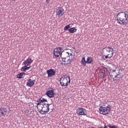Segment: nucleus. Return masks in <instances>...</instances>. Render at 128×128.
Segmentation results:
<instances>
[{
	"mask_svg": "<svg viewBox=\"0 0 128 128\" xmlns=\"http://www.w3.org/2000/svg\"><path fill=\"white\" fill-rule=\"evenodd\" d=\"M100 114H104V116H106L110 112V106L108 104H104V105L100 106L99 108Z\"/></svg>",
	"mask_w": 128,
	"mask_h": 128,
	"instance_id": "nucleus-2",
	"label": "nucleus"
},
{
	"mask_svg": "<svg viewBox=\"0 0 128 128\" xmlns=\"http://www.w3.org/2000/svg\"><path fill=\"white\" fill-rule=\"evenodd\" d=\"M42 102H40V101L38 100V101H37V103L36 104H37V106H42Z\"/></svg>",
	"mask_w": 128,
	"mask_h": 128,
	"instance_id": "nucleus-23",
	"label": "nucleus"
},
{
	"mask_svg": "<svg viewBox=\"0 0 128 128\" xmlns=\"http://www.w3.org/2000/svg\"><path fill=\"white\" fill-rule=\"evenodd\" d=\"M114 78H118V76L116 75V76H114Z\"/></svg>",
	"mask_w": 128,
	"mask_h": 128,
	"instance_id": "nucleus-34",
	"label": "nucleus"
},
{
	"mask_svg": "<svg viewBox=\"0 0 128 128\" xmlns=\"http://www.w3.org/2000/svg\"><path fill=\"white\" fill-rule=\"evenodd\" d=\"M60 84L62 86H68V79H64V78H60L59 80Z\"/></svg>",
	"mask_w": 128,
	"mask_h": 128,
	"instance_id": "nucleus-8",
	"label": "nucleus"
},
{
	"mask_svg": "<svg viewBox=\"0 0 128 128\" xmlns=\"http://www.w3.org/2000/svg\"><path fill=\"white\" fill-rule=\"evenodd\" d=\"M46 110V106H42V110Z\"/></svg>",
	"mask_w": 128,
	"mask_h": 128,
	"instance_id": "nucleus-26",
	"label": "nucleus"
},
{
	"mask_svg": "<svg viewBox=\"0 0 128 128\" xmlns=\"http://www.w3.org/2000/svg\"><path fill=\"white\" fill-rule=\"evenodd\" d=\"M72 64V60L70 58V60L68 61V63H64V66H66V64Z\"/></svg>",
	"mask_w": 128,
	"mask_h": 128,
	"instance_id": "nucleus-21",
	"label": "nucleus"
},
{
	"mask_svg": "<svg viewBox=\"0 0 128 128\" xmlns=\"http://www.w3.org/2000/svg\"><path fill=\"white\" fill-rule=\"evenodd\" d=\"M64 30L66 32V30H68L70 34H74V32H76L78 29L76 28L75 27L72 28V24H69L64 26Z\"/></svg>",
	"mask_w": 128,
	"mask_h": 128,
	"instance_id": "nucleus-3",
	"label": "nucleus"
},
{
	"mask_svg": "<svg viewBox=\"0 0 128 128\" xmlns=\"http://www.w3.org/2000/svg\"><path fill=\"white\" fill-rule=\"evenodd\" d=\"M8 112V110L4 108H0V116H6V114Z\"/></svg>",
	"mask_w": 128,
	"mask_h": 128,
	"instance_id": "nucleus-12",
	"label": "nucleus"
},
{
	"mask_svg": "<svg viewBox=\"0 0 128 128\" xmlns=\"http://www.w3.org/2000/svg\"><path fill=\"white\" fill-rule=\"evenodd\" d=\"M112 56H114V52H112L110 56H109V58H112Z\"/></svg>",
	"mask_w": 128,
	"mask_h": 128,
	"instance_id": "nucleus-27",
	"label": "nucleus"
},
{
	"mask_svg": "<svg viewBox=\"0 0 128 128\" xmlns=\"http://www.w3.org/2000/svg\"><path fill=\"white\" fill-rule=\"evenodd\" d=\"M105 48H108V50H114L112 47Z\"/></svg>",
	"mask_w": 128,
	"mask_h": 128,
	"instance_id": "nucleus-29",
	"label": "nucleus"
},
{
	"mask_svg": "<svg viewBox=\"0 0 128 128\" xmlns=\"http://www.w3.org/2000/svg\"><path fill=\"white\" fill-rule=\"evenodd\" d=\"M50 104H46V106H50Z\"/></svg>",
	"mask_w": 128,
	"mask_h": 128,
	"instance_id": "nucleus-32",
	"label": "nucleus"
},
{
	"mask_svg": "<svg viewBox=\"0 0 128 128\" xmlns=\"http://www.w3.org/2000/svg\"><path fill=\"white\" fill-rule=\"evenodd\" d=\"M26 74L24 72H22L17 74V78H24Z\"/></svg>",
	"mask_w": 128,
	"mask_h": 128,
	"instance_id": "nucleus-15",
	"label": "nucleus"
},
{
	"mask_svg": "<svg viewBox=\"0 0 128 128\" xmlns=\"http://www.w3.org/2000/svg\"><path fill=\"white\" fill-rule=\"evenodd\" d=\"M38 102H40L42 103L44 102H48V100L44 98H41L38 100Z\"/></svg>",
	"mask_w": 128,
	"mask_h": 128,
	"instance_id": "nucleus-19",
	"label": "nucleus"
},
{
	"mask_svg": "<svg viewBox=\"0 0 128 128\" xmlns=\"http://www.w3.org/2000/svg\"><path fill=\"white\" fill-rule=\"evenodd\" d=\"M116 18L118 24L123 26H126V22L124 18V12H118L116 16Z\"/></svg>",
	"mask_w": 128,
	"mask_h": 128,
	"instance_id": "nucleus-1",
	"label": "nucleus"
},
{
	"mask_svg": "<svg viewBox=\"0 0 128 128\" xmlns=\"http://www.w3.org/2000/svg\"><path fill=\"white\" fill-rule=\"evenodd\" d=\"M116 70H112V72H115Z\"/></svg>",
	"mask_w": 128,
	"mask_h": 128,
	"instance_id": "nucleus-37",
	"label": "nucleus"
},
{
	"mask_svg": "<svg viewBox=\"0 0 128 128\" xmlns=\"http://www.w3.org/2000/svg\"><path fill=\"white\" fill-rule=\"evenodd\" d=\"M34 60H32V58H28L27 60H26L24 62H22V64L24 66V64H26V66H30L32 62Z\"/></svg>",
	"mask_w": 128,
	"mask_h": 128,
	"instance_id": "nucleus-13",
	"label": "nucleus"
},
{
	"mask_svg": "<svg viewBox=\"0 0 128 128\" xmlns=\"http://www.w3.org/2000/svg\"><path fill=\"white\" fill-rule=\"evenodd\" d=\"M28 82H26V86H29L30 88H32L34 86V84L36 82V80H32V79H28Z\"/></svg>",
	"mask_w": 128,
	"mask_h": 128,
	"instance_id": "nucleus-11",
	"label": "nucleus"
},
{
	"mask_svg": "<svg viewBox=\"0 0 128 128\" xmlns=\"http://www.w3.org/2000/svg\"><path fill=\"white\" fill-rule=\"evenodd\" d=\"M54 90L52 89V90H49L47 91L45 94L47 96L48 98H54Z\"/></svg>",
	"mask_w": 128,
	"mask_h": 128,
	"instance_id": "nucleus-10",
	"label": "nucleus"
},
{
	"mask_svg": "<svg viewBox=\"0 0 128 128\" xmlns=\"http://www.w3.org/2000/svg\"><path fill=\"white\" fill-rule=\"evenodd\" d=\"M86 62L88 64H94V60L92 59V57H88Z\"/></svg>",
	"mask_w": 128,
	"mask_h": 128,
	"instance_id": "nucleus-14",
	"label": "nucleus"
},
{
	"mask_svg": "<svg viewBox=\"0 0 128 128\" xmlns=\"http://www.w3.org/2000/svg\"><path fill=\"white\" fill-rule=\"evenodd\" d=\"M46 72L48 74V78H52V76H56V71L54 69L50 68V70H47Z\"/></svg>",
	"mask_w": 128,
	"mask_h": 128,
	"instance_id": "nucleus-9",
	"label": "nucleus"
},
{
	"mask_svg": "<svg viewBox=\"0 0 128 128\" xmlns=\"http://www.w3.org/2000/svg\"><path fill=\"white\" fill-rule=\"evenodd\" d=\"M62 47H58L54 49L53 51L54 56H56V58H58L62 54Z\"/></svg>",
	"mask_w": 128,
	"mask_h": 128,
	"instance_id": "nucleus-6",
	"label": "nucleus"
},
{
	"mask_svg": "<svg viewBox=\"0 0 128 128\" xmlns=\"http://www.w3.org/2000/svg\"><path fill=\"white\" fill-rule=\"evenodd\" d=\"M40 114H44V112H41Z\"/></svg>",
	"mask_w": 128,
	"mask_h": 128,
	"instance_id": "nucleus-40",
	"label": "nucleus"
},
{
	"mask_svg": "<svg viewBox=\"0 0 128 128\" xmlns=\"http://www.w3.org/2000/svg\"><path fill=\"white\" fill-rule=\"evenodd\" d=\"M116 76H119V74H117V75H116Z\"/></svg>",
	"mask_w": 128,
	"mask_h": 128,
	"instance_id": "nucleus-41",
	"label": "nucleus"
},
{
	"mask_svg": "<svg viewBox=\"0 0 128 128\" xmlns=\"http://www.w3.org/2000/svg\"><path fill=\"white\" fill-rule=\"evenodd\" d=\"M46 109L50 110V106H46Z\"/></svg>",
	"mask_w": 128,
	"mask_h": 128,
	"instance_id": "nucleus-33",
	"label": "nucleus"
},
{
	"mask_svg": "<svg viewBox=\"0 0 128 128\" xmlns=\"http://www.w3.org/2000/svg\"><path fill=\"white\" fill-rule=\"evenodd\" d=\"M109 56H110V54H109Z\"/></svg>",
	"mask_w": 128,
	"mask_h": 128,
	"instance_id": "nucleus-44",
	"label": "nucleus"
},
{
	"mask_svg": "<svg viewBox=\"0 0 128 128\" xmlns=\"http://www.w3.org/2000/svg\"><path fill=\"white\" fill-rule=\"evenodd\" d=\"M63 63H61L60 64H62Z\"/></svg>",
	"mask_w": 128,
	"mask_h": 128,
	"instance_id": "nucleus-42",
	"label": "nucleus"
},
{
	"mask_svg": "<svg viewBox=\"0 0 128 128\" xmlns=\"http://www.w3.org/2000/svg\"><path fill=\"white\" fill-rule=\"evenodd\" d=\"M20 70L21 72H26V68H24V66H23L22 67Z\"/></svg>",
	"mask_w": 128,
	"mask_h": 128,
	"instance_id": "nucleus-24",
	"label": "nucleus"
},
{
	"mask_svg": "<svg viewBox=\"0 0 128 128\" xmlns=\"http://www.w3.org/2000/svg\"><path fill=\"white\" fill-rule=\"evenodd\" d=\"M56 18H60L64 14V9L62 7H59L56 10Z\"/></svg>",
	"mask_w": 128,
	"mask_h": 128,
	"instance_id": "nucleus-4",
	"label": "nucleus"
},
{
	"mask_svg": "<svg viewBox=\"0 0 128 128\" xmlns=\"http://www.w3.org/2000/svg\"><path fill=\"white\" fill-rule=\"evenodd\" d=\"M64 56H62V54H60V58L62 60V62H66L68 60H70V53L68 52H66L65 53H64Z\"/></svg>",
	"mask_w": 128,
	"mask_h": 128,
	"instance_id": "nucleus-7",
	"label": "nucleus"
},
{
	"mask_svg": "<svg viewBox=\"0 0 128 128\" xmlns=\"http://www.w3.org/2000/svg\"><path fill=\"white\" fill-rule=\"evenodd\" d=\"M62 56H66L64 55V54H62Z\"/></svg>",
	"mask_w": 128,
	"mask_h": 128,
	"instance_id": "nucleus-38",
	"label": "nucleus"
},
{
	"mask_svg": "<svg viewBox=\"0 0 128 128\" xmlns=\"http://www.w3.org/2000/svg\"><path fill=\"white\" fill-rule=\"evenodd\" d=\"M80 63L84 66H86L87 63L86 60V57L84 56L82 58Z\"/></svg>",
	"mask_w": 128,
	"mask_h": 128,
	"instance_id": "nucleus-16",
	"label": "nucleus"
},
{
	"mask_svg": "<svg viewBox=\"0 0 128 128\" xmlns=\"http://www.w3.org/2000/svg\"><path fill=\"white\" fill-rule=\"evenodd\" d=\"M61 78H63V80H68V84H70V78L69 76L64 75Z\"/></svg>",
	"mask_w": 128,
	"mask_h": 128,
	"instance_id": "nucleus-17",
	"label": "nucleus"
},
{
	"mask_svg": "<svg viewBox=\"0 0 128 128\" xmlns=\"http://www.w3.org/2000/svg\"><path fill=\"white\" fill-rule=\"evenodd\" d=\"M109 56H110V54H108V55H107V56H105V58H110Z\"/></svg>",
	"mask_w": 128,
	"mask_h": 128,
	"instance_id": "nucleus-30",
	"label": "nucleus"
},
{
	"mask_svg": "<svg viewBox=\"0 0 128 128\" xmlns=\"http://www.w3.org/2000/svg\"><path fill=\"white\" fill-rule=\"evenodd\" d=\"M24 68H25V70L26 72V70H28V65H26V64H24Z\"/></svg>",
	"mask_w": 128,
	"mask_h": 128,
	"instance_id": "nucleus-25",
	"label": "nucleus"
},
{
	"mask_svg": "<svg viewBox=\"0 0 128 128\" xmlns=\"http://www.w3.org/2000/svg\"><path fill=\"white\" fill-rule=\"evenodd\" d=\"M50 0H46V2H47V4H50Z\"/></svg>",
	"mask_w": 128,
	"mask_h": 128,
	"instance_id": "nucleus-31",
	"label": "nucleus"
},
{
	"mask_svg": "<svg viewBox=\"0 0 128 128\" xmlns=\"http://www.w3.org/2000/svg\"><path fill=\"white\" fill-rule=\"evenodd\" d=\"M72 54H70V55H71V56H72Z\"/></svg>",
	"mask_w": 128,
	"mask_h": 128,
	"instance_id": "nucleus-43",
	"label": "nucleus"
},
{
	"mask_svg": "<svg viewBox=\"0 0 128 128\" xmlns=\"http://www.w3.org/2000/svg\"><path fill=\"white\" fill-rule=\"evenodd\" d=\"M46 109H44V110H40V112H42V114H48V112L46 111Z\"/></svg>",
	"mask_w": 128,
	"mask_h": 128,
	"instance_id": "nucleus-20",
	"label": "nucleus"
},
{
	"mask_svg": "<svg viewBox=\"0 0 128 128\" xmlns=\"http://www.w3.org/2000/svg\"><path fill=\"white\" fill-rule=\"evenodd\" d=\"M30 67H28L27 66V70H30Z\"/></svg>",
	"mask_w": 128,
	"mask_h": 128,
	"instance_id": "nucleus-36",
	"label": "nucleus"
},
{
	"mask_svg": "<svg viewBox=\"0 0 128 128\" xmlns=\"http://www.w3.org/2000/svg\"><path fill=\"white\" fill-rule=\"evenodd\" d=\"M76 114H77L78 116H86L88 112L86 110L79 108L76 110Z\"/></svg>",
	"mask_w": 128,
	"mask_h": 128,
	"instance_id": "nucleus-5",
	"label": "nucleus"
},
{
	"mask_svg": "<svg viewBox=\"0 0 128 128\" xmlns=\"http://www.w3.org/2000/svg\"><path fill=\"white\" fill-rule=\"evenodd\" d=\"M42 106H46V104L45 102H42Z\"/></svg>",
	"mask_w": 128,
	"mask_h": 128,
	"instance_id": "nucleus-28",
	"label": "nucleus"
},
{
	"mask_svg": "<svg viewBox=\"0 0 128 128\" xmlns=\"http://www.w3.org/2000/svg\"><path fill=\"white\" fill-rule=\"evenodd\" d=\"M124 16L125 18V22H126V26L128 24V14L124 12Z\"/></svg>",
	"mask_w": 128,
	"mask_h": 128,
	"instance_id": "nucleus-18",
	"label": "nucleus"
},
{
	"mask_svg": "<svg viewBox=\"0 0 128 128\" xmlns=\"http://www.w3.org/2000/svg\"><path fill=\"white\" fill-rule=\"evenodd\" d=\"M106 52H114V49H108V48H104Z\"/></svg>",
	"mask_w": 128,
	"mask_h": 128,
	"instance_id": "nucleus-22",
	"label": "nucleus"
},
{
	"mask_svg": "<svg viewBox=\"0 0 128 128\" xmlns=\"http://www.w3.org/2000/svg\"><path fill=\"white\" fill-rule=\"evenodd\" d=\"M12 0V2H14V1H16V0Z\"/></svg>",
	"mask_w": 128,
	"mask_h": 128,
	"instance_id": "nucleus-39",
	"label": "nucleus"
},
{
	"mask_svg": "<svg viewBox=\"0 0 128 128\" xmlns=\"http://www.w3.org/2000/svg\"><path fill=\"white\" fill-rule=\"evenodd\" d=\"M46 112H47V113L48 112H50V109H46Z\"/></svg>",
	"mask_w": 128,
	"mask_h": 128,
	"instance_id": "nucleus-35",
	"label": "nucleus"
}]
</instances>
